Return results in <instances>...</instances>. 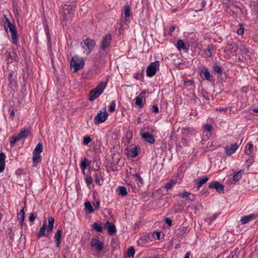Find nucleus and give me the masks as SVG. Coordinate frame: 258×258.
Returning a JSON list of instances; mask_svg holds the SVG:
<instances>
[{"label":"nucleus","instance_id":"b1692460","mask_svg":"<svg viewBox=\"0 0 258 258\" xmlns=\"http://www.w3.org/2000/svg\"><path fill=\"white\" fill-rule=\"evenodd\" d=\"M48 225L47 229V231L48 233L52 232L53 229V226L54 223V219L52 217H48Z\"/></svg>","mask_w":258,"mask_h":258},{"label":"nucleus","instance_id":"7c9ffc66","mask_svg":"<svg viewBox=\"0 0 258 258\" xmlns=\"http://www.w3.org/2000/svg\"><path fill=\"white\" fill-rule=\"evenodd\" d=\"M107 224H109L107 228L108 233L111 235L114 234L116 231L115 225L113 224H110L108 222H107Z\"/></svg>","mask_w":258,"mask_h":258},{"label":"nucleus","instance_id":"a211bd4d","mask_svg":"<svg viewBox=\"0 0 258 258\" xmlns=\"http://www.w3.org/2000/svg\"><path fill=\"white\" fill-rule=\"evenodd\" d=\"M177 196L180 198H188V200L192 201L195 196L193 194L186 190L180 191L177 194Z\"/></svg>","mask_w":258,"mask_h":258},{"label":"nucleus","instance_id":"a19ab883","mask_svg":"<svg viewBox=\"0 0 258 258\" xmlns=\"http://www.w3.org/2000/svg\"><path fill=\"white\" fill-rule=\"evenodd\" d=\"M94 177L95 178V182L96 184L98 185H101L102 183L101 182L100 180V175H99L98 173H96L94 175Z\"/></svg>","mask_w":258,"mask_h":258},{"label":"nucleus","instance_id":"09e8293b","mask_svg":"<svg viewBox=\"0 0 258 258\" xmlns=\"http://www.w3.org/2000/svg\"><path fill=\"white\" fill-rule=\"evenodd\" d=\"M85 181L87 184H91L93 183V179L91 176H87L85 178Z\"/></svg>","mask_w":258,"mask_h":258},{"label":"nucleus","instance_id":"6ab92c4d","mask_svg":"<svg viewBox=\"0 0 258 258\" xmlns=\"http://www.w3.org/2000/svg\"><path fill=\"white\" fill-rule=\"evenodd\" d=\"M200 76L208 81H210L211 78L210 73L207 68H204L200 71Z\"/></svg>","mask_w":258,"mask_h":258},{"label":"nucleus","instance_id":"4d7b16f0","mask_svg":"<svg viewBox=\"0 0 258 258\" xmlns=\"http://www.w3.org/2000/svg\"><path fill=\"white\" fill-rule=\"evenodd\" d=\"M153 112L158 113L159 112V108L157 105H154L152 106Z\"/></svg>","mask_w":258,"mask_h":258},{"label":"nucleus","instance_id":"c9c22d12","mask_svg":"<svg viewBox=\"0 0 258 258\" xmlns=\"http://www.w3.org/2000/svg\"><path fill=\"white\" fill-rule=\"evenodd\" d=\"M176 181L174 180H171L169 182H167L164 187L167 190H169L172 188V186L175 184Z\"/></svg>","mask_w":258,"mask_h":258},{"label":"nucleus","instance_id":"393cba45","mask_svg":"<svg viewBox=\"0 0 258 258\" xmlns=\"http://www.w3.org/2000/svg\"><path fill=\"white\" fill-rule=\"evenodd\" d=\"M41 161V157L40 154H33V166L36 167L37 164Z\"/></svg>","mask_w":258,"mask_h":258},{"label":"nucleus","instance_id":"4be33fe9","mask_svg":"<svg viewBox=\"0 0 258 258\" xmlns=\"http://www.w3.org/2000/svg\"><path fill=\"white\" fill-rule=\"evenodd\" d=\"M91 163V161H90L88 159L86 158H84L82 160L80 164L81 169L85 171L88 166L90 165Z\"/></svg>","mask_w":258,"mask_h":258},{"label":"nucleus","instance_id":"1a4fd4ad","mask_svg":"<svg viewBox=\"0 0 258 258\" xmlns=\"http://www.w3.org/2000/svg\"><path fill=\"white\" fill-rule=\"evenodd\" d=\"M90 245L98 251H100L103 249V243L97 238H92L90 242Z\"/></svg>","mask_w":258,"mask_h":258},{"label":"nucleus","instance_id":"680f3d73","mask_svg":"<svg viewBox=\"0 0 258 258\" xmlns=\"http://www.w3.org/2000/svg\"><path fill=\"white\" fill-rule=\"evenodd\" d=\"M241 51L242 52V53H245L247 55H248V56L249 55V51L246 48H245V47L242 48V49H241Z\"/></svg>","mask_w":258,"mask_h":258},{"label":"nucleus","instance_id":"f3484780","mask_svg":"<svg viewBox=\"0 0 258 258\" xmlns=\"http://www.w3.org/2000/svg\"><path fill=\"white\" fill-rule=\"evenodd\" d=\"M62 229H59L57 231L54 235V239L55 240V244L56 247H59L61 242V236H62Z\"/></svg>","mask_w":258,"mask_h":258},{"label":"nucleus","instance_id":"aec40b11","mask_svg":"<svg viewBox=\"0 0 258 258\" xmlns=\"http://www.w3.org/2000/svg\"><path fill=\"white\" fill-rule=\"evenodd\" d=\"M209 180V178L207 176H204L202 178H198L195 181V183L197 185L198 189L201 188V187L205 183H206Z\"/></svg>","mask_w":258,"mask_h":258},{"label":"nucleus","instance_id":"72a5a7b5","mask_svg":"<svg viewBox=\"0 0 258 258\" xmlns=\"http://www.w3.org/2000/svg\"><path fill=\"white\" fill-rule=\"evenodd\" d=\"M182 132L185 135H192L194 130L191 127H186L182 129Z\"/></svg>","mask_w":258,"mask_h":258},{"label":"nucleus","instance_id":"2eb2a0df","mask_svg":"<svg viewBox=\"0 0 258 258\" xmlns=\"http://www.w3.org/2000/svg\"><path fill=\"white\" fill-rule=\"evenodd\" d=\"M140 135L142 138L148 143L152 144L155 143V140L152 134L149 133L141 132Z\"/></svg>","mask_w":258,"mask_h":258},{"label":"nucleus","instance_id":"cd10ccee","mask_svg":"<svg viewBox=\"0 0 258 258\" xmlns=\"http://www.w3.org/2000/svg\"><path fill=\"white\" fill-rule=\"evenodd\" d=\"M30 134V131L28 130H23L21 131L20 133L18 134L17 136L19 139L20 140L24 138H26Z\"/></svg>","mask_w":258,"mask_h":258},{"label":"nucleus","instance_id":"0e129e2a","mask_svg":"<svg viewBox=\"0 0 258 258\" xmlns=\"http://www.w3.org/2000/svg\"><path fill=\"white\" fill-rule=\"evenodd\" d=\"M154 237L156 238L157 239H160L161 236V233L159 232H156L154 233Z\"/></svg>","mask_w":258,"mask_h":258},{"label":"nucleus","instance_id":"e2e57ef3","mask_svg":"<svg viewBox=\"0 0 258 258\" xmlns=\"http://www.w3.org/2000/svg\"><path fill=\"white\" fill-rule=\"evenodd\" d=\"M206 2L205 1V0H202V2L201 3V6H202V8L199 10H198V11H202L203 10V8H204L206 5Z\"/></svg>","mask_w":258,"mask_h":258},{"label":"nucleus","instance_id":"f03ea898","mask_svg":"<svg viewBox=\"0 0 258 258\" xmlns=\"http://www.w3.org/2000/svg\"><path fill=\"white\" fill-rule=\"evenodd\" d=\"M107 84V82H102L94 89L91 90L89 94V99L93 101L98 97L104 91Z\"/></svg>","mask_w":258,"mask_h":258},{"label":"nucleus","instance_id":"2f4dec72","mask_svg":"<svg viewBox=\"0 0 258 258\" xmlns=\"http://www.w3.org/2000/svg\"><path fill=\"white\" fill-rule=\"evenodd\" d=\"M253 217L254 216L253 215L245 216L241 218L240 221L242 224H246L251 221Z\"/></svg>","mask_w":258,"mask_h":258},{"label":"nucleus","instance_id":"c85d7f7f","mask_svg":"<svg viewBox=\"0 0 258 258\" xmlns=\"http://www.w3.org/2000/svg\"><path fill=\"white\" fill-rule=\"evenodd\" d=\"M47 225L45 222L42 225V226L40 228L38 233H37V235L39 237H41L45 235V231L46 229Z\"/></svg>","mask_w":258,"mask_h":258},{"label":"nucleus","instance_id":"864d4df0","mask_svg":"<svg viewBox=\"0 0 258 258\" xmlns=\"http://www.w3.org/2000/svg\"><path fill=\"white\" fill-rule=\"evenodd\" d=\"M45 33H46V35L48 41V42H50L51 37H50V34L49 33V31L48 28H45Z\"/></svg>","mask_w":258,"mask_h":258},{"label":"nucleus","instance_id":"69168bd1","mask_svg":"<svg viewBox=\"0 0 258 258\" xmlns=\"http://www.w3.org/2000/svg\"><path fill=\"white\" fill-rule=\"evenodd\" d=\"M13 56H14V59L15 60H18L19 59L18 55L17 54V51L16 50H13Z\"/></svg>","mask_w":258,"mask_h":258},{"label":"nucleus","instance_id":"58836bf2","mask_svg":"<svg viewBox=\"0 0 258 258\" xmlns=\"http://www.w3.org/2000/svg\"><path fill=\"white\" fill-rule=\"evenodd\" d=\"M204 129L205 131H207L208 133H210L213 129V126L210 124L206 123L204 126Z\"/></svg>","mask_w":258,"mask_h":258},{"label":"nucleus","instance_id":"9b49d317","mask_svg":"<svg viewBox=\"0 0 258 258\" xmlns=\"http://www.w3.org/2000/svg\"><path fill=\"white\" fill-rule=\"evenodd\" d=\"M209 187L210 188H215L219 193L224 192V186L217 181L211 182L209 183Z\"/></svg>","mask_w":258,"mask_h":258},{"label":"nucleus","instance_id":"dca6fc26","mask_svg":"<svg viewBox=\"0 0 258 258\" xmlns=\"http://www.w3.org/2000/svg\"><path fill=\"white\" fill-rule=\"evenodd\" d=\"M150 236L148 235H144L137 241L139 245L142 247L146 246L150 242Z\"/></svg>","mask_w":258,"mask_h":258},{"label":"nucleus","instance_id":"6e6d98bb","mask_svg":"<svg viewBox=\"0 0 258 258\" xmlns=\"http://www.w3.org/2000/svg\"><path fill=\"white\" fill-rule=\"evenodd\" d=\"M252 147H253V145L251 143H248L246 146V150L245 151V153L246 154H249V153H248L246 151L247 150L250 151L252 148Z\"/></svg>","mask_w":258,"mask_h":258},{"label":"nucleus","instance_id":"f257e3e1","mask_svg":"<svg viewBox=\"0 0 258 258\" xmlns=\"http://www.w3.org/2000/svg\"><path fill=\"white\" fill-rule=\"evenodd\" d=\"M62 22L66 25L70 23L74 15L75 6L72 5H64L62 8Z\"/></svg>","mask_w":258,"mask_h":258},{"label":"nucleus","instance_id":"c756f323","mask_svg":"<svg viewBox=\"0 0 258 258\" xmlns=\"http://www.w3.org/2000/svg\"><path fill=\"white\" fill-rule=\"evenodd\" d=\"M244 173L243 170H240L237 173H236L233 177V180L234 182L239 181L242 177V175Z\"/></svg>","mask_w":258,"mask_h":258},{"label":"nucleus","instance_id":"9d476101","mask_svg":"<svg viewBox=\"0 0 258 258\" xmlns=\"http://www.w3.org/2000/svg\"><path fill=\"white\" fill-rule=\"evenodd\" d=\"M238 147L239 145L237 143H234L225 147L224 151L227 155L230 156L235 152Z\"/></svg>","mask_w":258,"mask_h":258},{"label":"nucleus","instance_id":"37998d69","mask_svg":"<svg viewBox=\"0 0 258 258\" xmlns=\"http://www.w3.org/2000/svg\"><path fill=\"white\" fill-rule=\"evenodd\" d=\"M135 176L136 178V179H135L136 181L138 182V184L139 183H140L141 184H142L143 183V180L141 176H140V175L139 173H136L135 174Z\"/></svg>","mask_w":258,"mask_h":258},{"label":"nucleus","instance_id":"4c0bfd02","mask_svg":"<svg viewBox=\"0 0 258 258\" xmlns=\"http://www.w3.org/2000/svg\"><path fill=\"white\" fill-rule=\"evenodd\" d=\"M19 141H20V140H19V139L18 138L17 136L12 137L11 138L10 142L11 146V147L14 146V145L15 144V143Z\"/></svg>","mask_w":258,"mask_h":258},{"label":"nucleus","instance_id":"473e14b6","mask_svg":"<svg viewBox=\"0 0 258 258\" xmlns=\"http://www.w3.org/2000/svg\"><path fill=\"white\" fill-rule=\"evenodd\" d=\"M85 209L89 213H91L94 211L93 208L89 202H85Z\"/></svg>","mask_w":258,"mask_h":258},{"label":"nucleus","instance_id":"0eeeda50","mask_svg":"<svg viewBox=\"0 0 258 258\" xmlns=\"http://www.w3.org/2000/svg\"><path fill=\"white\" fill-rule=\"evenodd\" d=\"M108 116V115L106 109L103 108V110H99L95 116L94 122L96 124L104 122L107 119Z\"/></svg>","mask_w":258,"mask_h":258},{"label":"nucleus","instance_id":"de8ad7c7","mask_svg":"<svg viewBox=\"0 0 258 258\" xmlns=\"http://www.w3.org/2000/svg\"><path fill=\"white\" fill-rule=\"evenodd\" d=\"M143 77V74L142 73L137 72L134 75V78L138 80L142 79Z\"/></svg>","mask_w":258,"mask_h":258},{"label":"nucleus","instance_id":"79ce46f5","mask_svg":"<svg viewBox=\"0 0 258 258\" xmlns=\"http://www.w3.org/2000/svg\"><path fill=\"white\" fill-rule=\"evenodd\" d=\"M92 141V139L90 136H85L83 138V143L85 145H87Z\"/></svg>","mask_w":258,"mask_h":258},{"label":"nucleus","instance_id":"a18cd8bd","mask_svg":"<svg viewBox=\"0 0 258 258\" xmlns=\"http://www.w3.org/2000/svg\"><path fill=\"white\" fill-rule=\"evenodd\" d=\"M115 101H112L109 106V111L110 112H113L115 109Z\"/></svg>","mask_w":258,"mask_h":258},{"label":"nucleus","instance_id":"774afa93","mask_svg":"<svg viewBox=\"0 0 258 258\" xmlns=\"http://www.w3.org/2000/svg\"><path fill=\"white\" fill-rule=\"evenodd\" d=\"M206 52L208 53H207L208 56L210 57L212 56V52H211V50L210 48H209L207 49L206 50Z\"/></svg>","mask_w":258,"mask_h":258},{"label":"nucleus","instance_id":"c03bdc74","mask_svg":"<svg viewBox=\"0 0 258 258\" xmlns=\"http://www.w3.org/2000/svg\"><path fill=\"white\" fill-rule=\"evenodd\" d=\"M213 70L218 74L221 75L222 74V71L221 67L218 65H215L213 67Z\"/></svg>","mask_w":258,"mask_h":258},{"label":"nucleus","instance_id":"5fc2aeb1","mask_svg":"<svg viewBox=\"0 0 258 258\" xmlns=\"http://www.w3.org/2000/svg\"><path fill=\"white\" fill-rule=\"evenodd\" d=\"M216 111H219L221 112H226L227 110V108L226 107H223L222 106H219L218 107H217L216 109Z\"/></svg>","mask_w":258,"mask_h":258},{"label":"nucleus","instance_id":"052dcab7","mask_svg":"<svg viewBox=\"0 0 258 258\" xmlns=\"http://www.w3.org/2000/svg\"><path fill=\"white\" fill-rule=\"evenodd\" d=\"M166 224H167L168 226H171L172 224V221L171 219L169 218H166L165 220Z\"/></svg>","mask_w":258,"mask_h":258},{"label":"nucleus","instance_id":"a878e982","mask_svg":"<svg viewBox=\"0 0 258 258\" xmlns=\"http://www.w3.org/2000/svg\"><path fill=\"white\" fill-rule=\"evenodd\" d=\"M144 96L142 95V94H140L139 96H137L135 98V104L138 105L140 108L143 107V99Z\"/></svg>","mask_w":258,"mask_h":258},{"label":"nucleus","instance_id":"13d9d810","mask_svg":"<svg viewBox=\"0 0 258 258\" xmlns=\"http://www.w3.org/2000/svg\"><path fill=\"white\" fill-rule=\"evenodd\" d=\"M9 111L10 112V117L12 119H13L14 116H15V112L14 109L12 108H10L9 110Z\"/></svg>","mask_w":258,"mask_h":258},{"label":"nucleus","instance_id":"412c9836","mask_svg":"<svg viewBox=\"0 0 258 258\" xmlns=\"http://www.w3.org/2000/svg\"><path fill=\"white\" fill-rule=\"evenodd\" d=\"M17 218L19 222L20 225L21 226V227H22L23 225L24 220L25 218V212L24 208L20 210L19 213H18Z\"/></svg>","mask_w":258,"mask_h":258},{"label":"nucleus","instance_id":"f704fd0d","mask_svg":"<svg viewBox=\"0 0 258 258\" xmlns=\"http://www.w3.org/2000/svg\"><path fill=\"white\" fill-rule=\"evenodd\" d=\"M42 150H43L42 145H41V144L38 143L36 145V146L33 151V154L40 155V153L42 152Z\"/></svg>","mask_w":258,"mask_h":258},{"label":"nucleus","instance_id":"4468645a","mask_svg":"<svg viewBox=\"0 0 258 258\" xmlns=\"http://www.w3.org/2000/svg\"><path fill=\"white\" fill-rule=\"evenodd\" d=\"M131 9L128 5L124 6V11L121 13V15L124 16V19L125 22H130L131 18Z\"/></svg>","mask_w":258,"mask_h":258},{"label":"nucleus","instance_id":"e433bc0d","mask_svg":"<svg viewBox=\"0 0 258 258\" xmlns=\"http://www.w3.org/2000/svg\"><path fill=\"white\" fill-rule=\"evenodd\" d=\"M92 228L94 230L97 232H101L103 230V227L98 223L95 222L92 225Z\"/></svg>","mask_w":258,"mask_h":258},{"label":"nucleus","instance_id":"3c124183","mask_svg":"<svg viewBox=\"0 0 258 258\" xmlns=\"http://www.w3.org/2000/svg\"><path fill=\"white\" fill-rule=\"evenodd\" d=\"M36 217H37V215L36 214L34 215L33 213H30V215H29V220L31 222H33L35 220V219L36 218Z\"/></svg>","mask_w":258,"mask_h":258},{"label":"nucleus","instance_id":"ddd939ff","mask_svg":"<svg viewBox=\"0 0 258 258\" xmlns=\"http://www.w3.org/2000/svg\"><path fill=\"white\" fill-rule=\"evenodd\" d=\"M141 151V148L139 146H136L127 149V154L128 156L135 158L137 156Z\"/></svg>","mask_w":258,"mask_h":258},{"label":"nucleus","instance_id":"7ed1b4c3","mask_svg":"<svg viewBox=\"0 0 258 258\" xmlns=\"http://www.w3.org/2000/svg\"><path fill=\"white\" fill-rule=\"evenodd\" d=\"M85 64L84 60L78 56L73 57L71 61L70 65L73 70V72H76L82 69Z\"/></svg>","mask_w":258,"mask_h":258},{"label":"nucleus","instance_id":"bb28decb","mask_svg":"<svg viewBox=\"0 0 258 258\" xmlns=\"http://www.w3.org/2000/svg\"><path fill=\"white\" fill-rule=\"evenodd\" d=\"M176 46L178 50H183L184 51L187 52L188 49L185 45L184 42L181 40H178L176 43Z\"/></svg>","mask_w":258,"mask_h":258},{"label":"nucleus","instance_id":"20e7f679","mask_svg":"<svg viewBox=\"0 0 258 258\" xmlns=\"http://www.w3.org/2000/svg\"><path fill=\"white\" fill-rule=\"evenodd\" d=\"M95 44L96 42L94 40L90 38L86 39L83 42L81 43L84 53L89 55L93 49Z\"/></svg>","mask_w":258,"mask_h":258},{"label":"nucleus","instance_id":"5701e85b","mask_svg":"<svg viewBox=\"0 0 258 258\" xmlns=\"http://www.w3.org/2000/svg\"><path fill=\"white\" fill-rule=\"evenodd\" d=\"M118 195L122 197H125L127 195L126 188L124 186H119L116 189Z\"/></svg>","mask_w":258,"mask_h":258},{"label":"nucleus","instance_id":"ea45409f","mask_svg":"<svg viewBox=\"0 0 258 258\" xmlns=\"http://www.w3.org/2000/svg\"><path fill=\"white\" fill-rule=\"evenodd\" d=\"M135 254V250L133 247H131L128 249L127 251V255L128 256L134 257Z\"/></svg>","mask_w":258,"mask_h":258},{"label":"nucleus","instance_id":"f8f14e48","mask_svg":"<svg viewBox=\"0 0 258 258\" xmlns=\"http://www.w3.org/2000/svg\"><path fill=\"white\" fill-rule=\"evenodd\" d=\"M238 50L237 45L234 42L229 41L224 48L225 52H230L231 53L236 52Z\"/></svg>","mask_w":258,"mask_h":258},{"label":"nucleus","instance_id":"338daca9","mask_svg":"<svg viewBox=\"0 0 258 258\" xmlns=\"http://www.w3.org/2000/svg\"><path fill=\"white\" fill-rule=\"evenodd\" d=\"M5 164L0 163V173L3 172L5 169Z\"/></svg>","mask_w":258,"mask_h":258},{"label":"nucleus","instance_id":"6e6552de","mask_svg":"<svg viewBox=\"0 0 258 258\" xmlns=\"http://www.w3.org/2000/svg\"><path fill=\"white\" fill-rule=\"evenodd\" d=\"M111 39L112 37L110 34H107L103 36L100 43L101 49L104 50L108 48L110 45Z\"/></svg>","mask_w":258,"mask_h":258},{"label":"nucleus","instance_id":"423d86ee","mask_svg":"<svg viewBox=\"0 0 258 258\" xmlns=\"http://www.w3.org/2000/svg\"><path fill=\"white\" fill-rule=\"evenodd\" d=\"M160 63L159 61L151 62L147 68L146 75L149 77H153L159 69Z\"/></svg>","mask_w":258,"mask_h":258},{"label":"nucleus","instance_id":"bf43d9fd","mask_svg":"<svg viewBox=\"0 0 258 258\" xmlns=\"http://www.w3.org/2000/svg\"><path fill=\"white\" fill-rule=\"evenodd\" d=\"M132 136H133L132 133L130 131H127L126 133V137L128 139L130 140V139H132Z\"/></svg>","mask_w":258,"mask_h":258},{"label":"nucleus","instance_id":"39448f33","mask_svg":"<svg viewBox=\"0 0 258 258\" xmlns=\"http://www.w3.org/2000/svg\"><path fill=\"white\" fill-rule=\"evenodd\" d=\"M6 24L8 28H9L10 32L12 36V42L15 44H17L18 42V33L17 30L13 24L11 23L10 20L5 16Z\"/></svg>","mask_w":258,"mask_h":258},{"label":"nucleus","instance_id":"49530a36","mask_svg":"<svg viewBox=\"0 0 258 258\" xmlns=\"http://www.w3.org/2000/svg\"><path fill=\"white\" fill-rule=\"evenodd\" d=\"M13 73H10L9 74V76H8V80H9V81L10 82V84H12V85H13V83L14 84H16V82L15 81H14V80L13 79Z\"/></svg>","mask_w":258,"mask_h":258},{"label":"nucleus","instance_id":"8fccbe9b","mask_svg":"<svg viewBox=\"0 0 258 258\" xmlns=\"http://www.w3.org/2000/svg\"><path fill=\"white\" fill-rule=\"evenodd\" d=\"M6 156L3 152L0 153V163L5 164Z\"/></svg>","mask_w":258,"mask_h":258},{"label":"nucleus","instance_id":"603ef678","mask_svg":"<svg viewBox=\"0 0 258 258\" xmlns=\"http://www.w3.org/2000/svg\"><path fill=\"white\" fill-rule=\"evenodd\" d=\"M240 28L238 29L237 33L239 35H242L244 33V28L242 25H240Z\"/></svg>","mask_w":258,"mask_h":258}]
</instances>
